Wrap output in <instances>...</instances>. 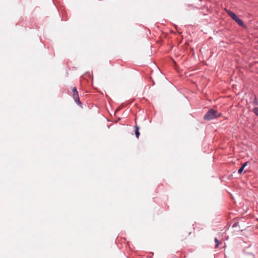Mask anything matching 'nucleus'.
<instances>
[{"mask_svg": "<svg viewBox=\"0 0 258 258\" xmlns=\"http://www.w3.org/2000/svg\"><path fill=\"white\" fill-rule=\"evenodd\" d=\"M221 114L217 111L213 109H210L206 113L204 116V119L207 120H210L219 117Z\"/></svg>", "mask_w": 258, "mask_h": 258, "instance_id": "f257e3e1", "label": "nucleus"}, {"mask_svg": "<svg viewBox=\"0 0 258 258\" xmlns=\"http://www.w3.org/2000/svg\"><path fill=\"white\" fill-rule=\"evenodd\" d=\"M226 13L233 20H234L239 26L245 27V25L244 22L240 19L236 14H235L233 12L230 11V10H226Z\"/></svg>", "mask_w": 258, "mask_h": 258, "instance_id": "f03ea898", "label": "nucleus"}, {"mask_svg": "<svg viewBox=\"0 0 258 258\" xmlns=\"http://www.w3.org/2000/svg\"><path fill=\"white\" fill-rule=\"evenodd\" d=\"M72 92H73V98H74L75 102L78 105H80L81 102L79 99V94H78V92L77 88L75 87H74L73 88Z\"/></svg>", "mask_w": 258, "mask_h": 258, "instance_id": "7ed1b4c3", "label": "nucleus"}, {"mask_svg": "<svg viewBox=\"0 0 258 258\" xmlns=\"http://www.w3.org/2000/svg\"><path fill=\"white\" fill-rule=\"evenodd\" d=\"M136 130H135V135L137 138H139L140 136V133H139V127L138 125L135 126Z\"/></svg>", "mask_w": 258, "mask_h": 258, "instance_id": "20e7f679", "label": "nucleus"}, {"mask_svg": "<svg viewBox=\"0 0 258 258\" xmlns=\"http://www.w3.org/2000/svg\"><path fill=\"white\" fill-rule=\"evenodd\" d=\"M253 111L257 116H258V107L254 108Z\"/></svg>", "mask_w": 258, "mask_h": 258, "instance_id": "39448f33", "label": "nucleus"}, {"mask_svg": "<svg viewBox=\"0 0 258 258\" xmlns=\"http://www.w3.org/2000/svg\"><path fill=\"white\" fill-rule=\"evenodd\" d=\"M214 240L216 243V248H217V247H218V245H219L220 242H219V240H218V239L216 238H215Z\"/></svg>", "mask_w": 258, "mask_h": 258, "instance_id": "423d86ee", "label": "nucleus"}, {"mask_svg": "<svg viewBox=\"0 0 258 258\" xmlns=\"http://www.w3.org/2000/svg\"><path fill=\"white\" fill-rule=\"evenodd\" d=\"M243 169H244L243 167H241L239 168V169L238 170V173L239 174H241V173L242 172V171H243Z\"/></svg>", "mask_w": 258, "mask_h": 258, "instance_id": "0eeeda50", "label": "nucleus"}, {"mask_svg": "<svg viewBox=\"0 0 258 258\" xmlns=\"http://www.w3.org/2000/svg\"><path fill=\"white\" fill-rule=\"evenodd\" d=\"M247 162H245V163H244L242 165V166H241V167H243V168H244V167L247 165Z\"/></svg>", "mask_w": 258, "mask_h": 258, "instance_id": "6e6552de", "label": "nucleus"}]
</instances>
